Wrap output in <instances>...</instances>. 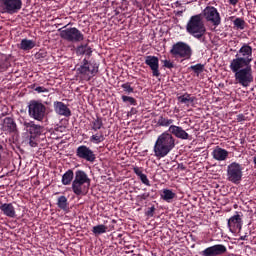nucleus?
I'll list each match as a JSON object with an SVG mask.
<instances>
[{"mask_svg": "<svg viewBox=\"0 0 256 256\" xmlns=\"http://www.w3.org/2000/svg\"><path fill=\"white\" fill-rule=\"evenodd\" d=\"M143 64L150 67L153 77H159V58L156 56H145L143 57Z\"/></svg>", "mask_w": 256, "mask_h": 256, "instance_id": "15", "label": "nucleus"}, {"mask_svg": "<svg viewBox=\"0 0 256 256\" xmlns=\"http://www.w3.org/2000/svg\"><path fill=\"white\" fill-rule=\"evenodd\" d=\"M204 69H205V65H202V64L189 66V71H193V74H196V76H199V74H202V71H204Z\"/></svg>", "mask_w": 256, "mask_h": 256, "instance_id": "32", "label": "nucleus"}, {"mask_svg": "<svg viewBox=\"0 0 256 256\" xmlns=\"http://www.w3.org/2000/svg\"><path fill=\"white\" fill-rule=\"evenodd\" d=\"M34 92L47 93V88H44L42 86L34 87Z\"/></svg>", "mask_w": 256, "mask_h": 256, "instance_id": "38", "label": "nucleus"}, {"mask_svg": "<svg viewBox=\"0 0 256 256\" xmlns=\"http://www.w3.org/2000/svg\"><path fill=\"white\" fill-rule=\"evenodd\" d=\"M170 55L175 59L189 60L192 57V48L185 42H176L173 47L170 48Z\"/></svg>", "mask_w": 256, "mask_h": 256, "instance_id": "9", "label": "nucleus"}, {"mask_svg": "<svg viewBox=\"0 0 256 256\" xmlns=\"http://www.w3.org/2000/svg\"><path fill=\"white\" fill-rule=\"evenodd\" d=\"M252 165L256 168V156H252Z\"/></svg>", "mask_w": 256, "mask_h": 256, "instance_id": "41", "label": "nucleus"}, {"mask_svg": "<svg viewBox=\"0 0 256 256\" xmlns=\"http://www.w3.org/2000/svg\"><path fill=\"white\" fill-rule=\"evenodd\" d=\"M21 126L25 127V132H28V135H31L30 140H28V146H31V148L37 147V142L34 139L44 134V126L35 124L31 120H25V122L21 123Z\"/></svg>", "mask_w": 256, "mask_h": 256, "instance_id": "8", "label": "nucleus"}, {"mask_svg": "<svg viewBox=\"0 0 256 256\" xmlns=\"http://www.w3.org/2000/svg\"><path fill=\"white\" fill-rule=\"evenodd\" d=\"M154 212H156V208L150 207V208H147V212H145V215H147V217H149V218H153Z\"/></svg>", "mask_w": 256, "mask_h": 256, "instance_id": "36", "label": "nucleus"}, {"mask_svg": "<svg viewBox=\"0 0 256 256\" xmlns=\"http://www.w3.org/2000/svg\"><path fill=\"white\" fill-rule=\"evenodd\" d=\"M120 89H124V93H127V94L133 93V87L129 86V82L120 84Z\"/></svg>", "mask_w": 256, "mask_h": 256, "instance_id": "34", "label": "nucleus"}, {"mask_svg": "<svg viewBox=\"0 0 256 256\" xmlns=\"http://www.w3.org/2000/svg\"><path fill=\"white\" fill-rule=\"evenodd\" d=\"M205 20H188L186 21V34L193 36L196 40H202L205 36Z\"/></svg>", "mask_w": 256, "mask_h": 256, "instance_id": "7", "label": "nucleus"}, {"mask_svg": "<svg viewBox=\"0 0 256 256\" xmlns=\"http://www.w3.org/2000/svg\"><path fill=\"white\" fill-rule=\"evenodd\" d=\"M120 100L124 101V103L130 104V106H136V99L129 96H120Z\"/></svg>", "mask_w": 256, "mask_h": 256, "instance_id": "33", "label": "nucleus"}, {"mask_svg": "<svg viewBox=\"0 0 256 256\" xmlns=\"http://www.w3.org/2000/svg\"><path fill=\"white\" fill-rule=\"evenodd\" d=\"M0 211H2V215L11 219L17 217L16 212H14V205L11 203H2L0 205Z\"/></svg>", "mask_w": 256, "mask_h": 256, "instance_id": "19", "label": "nucleus"}, {"mask_svg": "<svg viewBox=\"0 0 256 256\" xmlns=\"http://www.w3.org/2000/svg\"><path fill=\"white\" fill-rule=\"evenodd\" d=\"M101 128H103V120L100 117L94 118V120L90 121V131L97 132Z\"/></svg>", "mask_w": 256, "mask_h": 256, "instance_id": "26", "label": "nucleus"}, {"mask_svg": "<svg viewBox=\"0 0 256 256\" xmlns=\"http://www.w3.org/2000/svg\"><path fill=\"white\" fill-rule=\"evenodd\" d=\"M236 121H239V122L245 121V115H242V114L237 115Z\"/></svg>", "mask_w": 256, "mask_h": 256, "instance_id": "39", "label": "nucleus"}, {"mask_svg": "<svg viewBox=\"0 0 256 256\" xmlns=\"http://www.w3.org/2000/svg\"><path fill=\"white\" fill-rule=\"evenodd\" d=\"M245 238H247L246 236H241V237H239V241H245V240H247V239H245Z\"/></svg>", "mask_w": 256, "mask_h": 256, "instance_id": "42", "label": "nucleus"}, {"mask_svg": "<svg viewBox=\"0 0 256 256\" xmlns=\"http://www.w3.org/2000/svg\"><path fill=\"white\" fill-rule=\"evenodd\" d=\"M74 156L77 159L87 161V163H93V161L97 160V155L93 154V150H90V147L85 145L77 146V149L74 150Z\"/></svg>", "mask_w": 256, "mask_h": 256, "instance_id": "13", "label": "nucleus"}, {"mask_svg": "<svg viewBox=\"0 0 256 256\" xmlns=\"http://www.w3.org/2000/svg\"><path fill=\"white\" fill-rule=\"evenodd\" d=\"M34 46V40L21 39V42L18 43V49L25 52L31 51V49H34Z\"/></svg>", "mask_w": 256, "mask_h": 256, "instance_id": "21", "label": "nucleus"}, {"mask_svg": "<svg viewBox=\"0 0 256 256\" xmlns=\"http://www.w3.org/2000/svg\"><path fill=\"white\" fill-rule=\"evenodd\" d=\"M90 233H94L96 236L102 235L106 233V226L102 224L94 226V228L90 229Z\"/></svg>", "mask_w": 256, "mask_h": 256, "instance_id": "31", "label": "nucleus"}, {"mask_svg": "<svg viewBox=\"0 0 256 256\" xmlns=\"http://www.w3.org/2000/svg\"><path fill=\"white\" fill-rule=\"evenodd\" d=\"M238 4V0H229V5L235 6Z\"/></svg>", "mask_w": 256, "mask_h": 256, "instance_id": "40", "label": "nucleus"}, {"mask_svg": "<svg viewBox=\"0 0 256 256\" xmlns=\"http://www.w3.org/2000/svg\"><path fill=\"white\" fill-rule=\"evenodd\" d=\"M2 128L5 129V132L14 133L17 131V124L14 123L13 118L5 117V119H3Z\"/></svg>", "mask_w": 256, "mask_h": 256, "instance_id": "20", "label": "nucleus"}, {"mask_svg": "<svg viewBox=\"0 0 256 256\" xmlns=\"http://www.w3.org/2000/svg\"><path fill=\"white\" fill-rule=\"evenodd\" d=\"M172 67H174L172 62H169V60H163V68L172 69Z\"/></svg>", "mask_w": 256, "mask_h": 256, "instance_id": "37", "label": "nucleus"}, {"mask_svg": "<svg viewBox=\"0 0 256 256\" xmlns=\"http://www.w3.org/2000/svg\"><path fill=\"white\" fill-rule=\"evenodd\" d=\"M251 46L248 43H242L239 51H236V58L229 62V71H232L236 83L239 85H250L253 81L251 77Z\"/></svg>", "mask_w": 256, "mask_h": 256, "instance_id": "1", "label": "nucleus"}, {"mask_svg": "<svg viewBox=\"0 0 256 256\" xmlns=\"http://www.w3.org/2000/svg\"><path fill=\"white\" fill-rule=\"evenodd\" d=\"M90 54H91L90 46H87V44L77 46V55L90 56Z\"/></svg>", "mask_w": 256, "mask_h": 256, "instance_id": "30", "label": "nucleus"}, {"mask_svg": "<svg viewBox=\"0 0 256 256\" xmlns=\"http://www.w3.org/2000/svg\"><path fill=\"white\" fill-rule=\"evenodd\" d=\"M54 114L62 117H70V108H67L66 104L60 101H54Z\"/></svg>", "mask_w": 256, "mask_h": 256, "instance_id": "17", "label": "nucleus"}, {"mask_svg": "<svg viewBox=\"0 0 256 256\" xmlns=\"http://www.w3.org/2000/svg\"><path fill=\"white\" fill-rule=\"evenodd\" d=\"M61 185L71 186V192L74 196L87 195V189L90 188V177L83 170L67 169L64 175H61Z\"/></svg>", "mask_w": 256, "mask_h": 256, "instance_id": "3", "label": "nucleus"}, {"mask_svg": "<svg viewBox=\"0 0 256 256\" xmlns=\"http://www.w3.org/2000/svg\"><path fill=\"white\" fill-rule=\"evenodd\" d=\"M228 158V151L225 149L216 146V148L212 149V160H216L219 162L225 161Z\"/></svg>", "mask_w": 256, "mask_h": 256, "instance_id": "18", "label": "nucleus"}, {"mask_svg": "<svg viewBox=\"0 0 256 256\" xmlns=\"http://www.w3.org/2000/svg\"><path fill=\"white\" fill-rule=\"evenodd\" d=\"M176 100L180 101V104L189 105L195 102V97H192L189 94H183L180 97H176Z\"/></svg>", "mask_w": 256, "mask_h": 256, "instance_id": "27", "label": "nucleus"}, {"mask_svg": "<svg viewBox=\"0 0 256 256\" xmlns=\"http://www.w3.org/2000/svg\"><path fill=\"white\" fill-rule=\"evenodd\" d=\"M189 21H206L212 26L219 27L222 24V17L219 16V10L212 6H206L203 12L189 16Z\"/></svg>", "mask_w": 256, "mask_h": 256, "instance_id": "4", "label": "nucleus"}, {"mask_svg": "<svg viewBox=\"0 0 256 256\" xmlns=\"http://www.w3.org/2000/svg\"><path fill=\"white\" fill-rule=\"evenodd\" d=\"M103 140H105V137H103V132H97L94 135H90V143L94 145L103 143Z\"/></svg>", "mask_w": 256, "mask_h": 256, "instance_id": "28", "label": "nucleus"}, {"mask_svg": "<svg viewBox=\"0 0 256 256\" xmlns=\"http://www.w3.org/2000/svg\"><path fill=\"white\" fill-rule=\"evenodd\" d=\"M226 181L236 185L242 182V164L232 162L226 166Z\"/></svg>", "mask_w": 256, "mask_h": 256, "instance_id": "10", "label": "nucleus"}, {"mask_svg": "<svg viewBox=\"0 0 256 256\" xmlns=\"http://www.w3.org/2000/svg\"><path fill=\"white\" fill-rule=\"evenodd\" d=\"M77 78H81L82 81H90L93 76H97V64L87 61V59L81 60V64L77 65Z\"/></svg>", "mask_w": 256, "mask_h": 256, "instance_id": "5", "label": "nucleus"}, {"mask_svg": "<svg viewBox=\"0 0 256 256\" xmlns=\"http://www.w3.org/2000/svg\"><path fill=\"white\" fill-rule=\"evenodd\" d=\"M148 198H149V193H143V194L137 195V203H141Z\"/></svg>", "mask_w": 256, "mask_h": 256, "instance_id": "35", "label": "nucleus"}, {"mask_svg": "<svg viewBox=\"0 0 256 256\" xmlns=\"http://www.w3.org/2000/svg\"><path fill=\"white\" fill-rule=\"evenodd\" d=\"M156 126L160 127H176V125H172V119L162 117L156 119Z\"/></svg>", "mask_w": 256, "mask_h": 256, "instance_id": "25", "label": "nucleus"}, {"mask_svg": "<svg viewBox=\"0 0 256 256\" xmlns=\"http://www.w3.org/2000/svg\"><path fill=\"white\" fill-rule=\"evenodd\" d=\"M227 227H229V232L231 233L242 231V216L236 214L229 217V220H227Z\"/></svg>", "mask_w": 256, "mask_h": 256, "instance_id": "16", "label": "nucleus"}, {"mask_svg": "<svg viewBox=\"0 0 256 256\" xmlns=\"http://www.w3.org/2000/svg\"><path fill=\"white\" fill-rule=\"evenodd\" d=\"M45 116H47V106H44V103H40L39 100L28 101V117L42 122Z\"/></svg>", "mask_w": 256, "mask_h": 256, "instance_id": "6", "label": "nucleus"}, {"mask_svg": "<svg viewBox=\"0 0 256 256\" xmlns=\"http://www.w3.org/2000/svg\"><path fill=\"white\" fill-rule=\"evenodd\" d=\"M225 252H227V249H225V245L216 244L209 246L208 248L199 252V256H222L225 255Z\"/></svg>", "mask_w": 256, "mask_h": 256, "instance_id": "14", "label": "nucleus"}, {"mask_svg": "<svg viewBox=\"0 0 256 256\" xmlns=\"http://www.w3.org/2000/svg\"><path fill=\"white\" fill-rule=\"evenodd\" d=\"M58 31L61 32L59 33V37L64 41L70 43H80L83 41V33H80V30H77V28H62Z\"/></svg>", "mask_w": 256, "mask_h": 256, "instance_id": "11", "label": "nucleus"}, {"mask_svg": "<svg viewBox=\"0 0 256 256\" xmlns=\"http://www.w3.org/2000/svg\"><path fill=\"white\" fill-rule=\"evenodd\" d=\"M176 139L189 140V133H185L182 127L170 126L168 132L156 136V142L153 143V156L164 158L169 155V152L176 148Z\"/></svg>", "mask_w": 256, "mask_h": 256, "instance_id": "2", "label": "nucleus"}, {"mask_svg": "<svg viewBox=\"0 0 256 256\" xmlns=\"http://www.w3.org/2000/svg\"><path fill=\"white\" fill-rule=\"evenodd\" d=\"M133 174L137 175L140 178V183L149 187V179L146 178V174H143V169L139 167H133Z\"/></svg>", "mask_w": 256, "mask_h": 256, "instance_id": "22", "label": "nucleus"}, {"mask_svg": "<svg viewBox=\"0 0 256 256\" xmlns=\"http://www.w3.org/2000/svg\"><path fill=\"white\" fill-rule=\"evenodd\" d=\"M160 199H163V202L172 203V199H176V193H173L172 190L163 189V192L160 194Z\"/></svg>", "mask_w": 256, "mask_h": 256, "instance_id": "23", "label": "nucleus"}, {"mask_svg": "<svg viewBox=\"0 0 256 256\" xmlns=\"http://www.w3.org/2000/svg\"><path fill=\"white\" fill-rule=\"evenodd\" d=\"M21 0H0V13L14 15L21 11Z\"/></svg>", "mask_w": 256, "mask_h": 256, "instance_id": "12", "label": "nucleus"}, {"mask_svg": "<svg viewBox=\"0 0 256 256\" xmlns=\"http://www.w3.org/2000/svg\"><path fill=\"white\" fill-rule=\"evenodd\" d=\"M58 209H61V211L67 212L68 210V203H67V197L60 196L58 197Z\"/></svg>", "mask_w": 256, "mask_h": 256, "instance_id": "29", "label": "nucleus"}, {"mask_svg": "<svg viewBox=\"0 0 256 256\" xmlns=\"http://www.w3.org/2000/svg\"><path fill=\"white\" fill-rule=\"evenodd\" d=\"M232 19H234L232 20V29L236 31L245 30V20L236 17H232Z\"/></svg>", "mask_w": 256, "mask_h": 256, "instance_id": "24", "label": "nucleus"}]
</instances>
